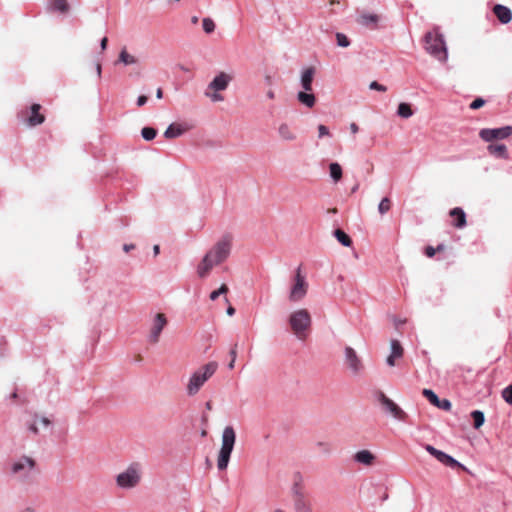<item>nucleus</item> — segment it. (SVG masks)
<instances>
[{
    "instance_id": "obj_1",
    "label": "nucleus",
    "mask_w": 512,
    "mask_h": 512,
    "mask_svg": "<svg viewBox=\"0 0 512 512\" xmlns=\"http://www.w3.org/2000/svg\"><path fill=\"white\" fill-rule=\"evenodd\" d=\"M232 237L223 236L217 241L212 248L204 255L203 259L197 266V274L200 278H206L213 267L225 262L231 252Z\"/></svg>"
},
{
    "instance_id": "obj_2",
    "label": "nucleus",
    "mask_w": 512,
    "mask_h": 512,
    "mask_svg": "<svg viewBox=\"0 0 512 512\" xmlns=\"http://www.w3.org/2000/svg\"><path fill=\"white\" fill-rule=\"evenodd\" d=\"M218 363L211 361L198 368L190 377L186 390L189 396L196 395L201 387L208 381L217 371Z\"/></svg>"
},
{
    "instance_id": "obj_3",
    "label": "nucleus",
    "mask_w": 512,
    "mask_h": 512,
    "mask_svg": "<svg viewBox=\"0 0 512 512\" xmlns=\"http://www.w3.org/2000/svg\"><path fill=\"white\" fill-rule=\"evenodd\" d=\"M311 323V315L307 309H298L289 316V324L293 334L302 341L307 338Z\"/></svg>"
},
{
    "instance_id": "obj_4",
    "label": "nucleus",
    "mask_w": 512,
    "mask_h": 512,
    "mask_svg": "<svg viewBox=\"0 0 512 512\" xmlns=\"http://www.w3.org/2000/svg\"><path fill=\"white\" fill-rule=\"evenodd\" d=\"M236 441V433L232 426H226L222 434V446L218 455L217 466L220 470L227 468L230 455Z\"/></svg>"
},
{
    "instance_id": "obj_5",
    "label": "nucleus",
    "mask_w": 512,
    "mask_h": 512,
    "mask_svg": "<svg viewBox=\"0 0 512 512\" xmlns=\"http://www.w3.org/2000/svg\"><path fill=\"white\" fill-rule=\"evenodd\" d=\"M425 50L440 61L447 58V50L444 39L437 31L428 32L425 35Z\"/></svg>"
},
{
    "instance_id": "obj_6",
    "label": "nucleus",
    "mask_w": 512,
    "mask_h": 512,
    "mask_svg": "<svg viewBox=\"0 0 512 512\" xmlns=\"http://www.w3.org/2000/svg\"><path fill=\"white\" fill-rule=\"evenodd\" d=\"M232 81V76L225 73L220 72L215 78L209 83L207 89L205 90V96L210 98L213 102L223 101V96L218 92L224 91L227 89L229 83Z\"/></svg>"
},
{
    "instance_id": "obj_7",
    "label": "nucleus",
    "mask_w": 512,
    "mask_h": 512,
    "mask_svg": "<svg viewBox=\"0 0 512 512\" xmlns=\"http://www.w3.org/2000/svg\"><path fill=\"white\" fill-rule=\"evenodd\" d=\"M141 480V467L139 463L130 464L127 469L116 477L119 487L129 489L136 487Z\"/></svg>"
},
{
    "instance_id": "obj_8",
    "label": "nucleus",
    "mask_w": 512,
    "mask_h": 512,
    "mask_svg": "<svg viewBox=\"0 0 512 512\" xmlns=\"http://www.w3.org/2000/svg\"><path fill=\"white\" fill-rule=\"evenodd\" d=\"M308 292V283L305 276L301 273V268L298 267L293 278V285L290 289L289 300L291 302L301 301Z\"/></svg>"
},
{
    "instance_id": "obj_9",
    "label": "nucleus",
    "mask_w": 512,
    "mask_h": 512,
    "mask_svg": "<svg viewBox=\"0 0 512 512\" xmlns=\"http://www.w3.org/2000/svg\"><path fill=\"white\" fill-rule=\"evenodd\" d=\"M292 497L295 512H312L310 501L307 498L304 487L300 483H295L292 487Z\"/></svg>"
},
{
    "instance_id": "obj_10",
    "label": "nucleus",
    "mask_w": 512,
    "mask_h": 512,
    "mask_svg": "<svg viewBox=\"0 0 512 512\" xmlns=\"http://www.w3.org/2000/svg\"><path fill=\"white\" fill-rule=\"evenodd\" d=\"M40 104H32L29 109L23 110L21 116L24 123L29 127H35L45 121V115L40 112Z\"/></svg>"
},
{
    "instance_id": "obj_11",
    "label": "nucleus",
    "mask_w": 512,
    "mask_h": 512,
    "mask_svg": "<svg viewBox=\"0 0 512 512\" xmlns=\"http://www.w3.org/2000/svg\"><path fill=\"white\" fill-rule=\"evenodd\" d=\"M378 401L383 409L389 412L395 419L405 421L407 414L390 398H388L383 392H379Z\"/></svg>"
},
{
    "instance_id": "obj_12",
    "label": "nucleus",
    "mask_w": 512,
    "mask_h": 512,
    "mask_svg": "<svg viewBox=\"0 0 512 512\" xmlns=\"http://www.w3.org/2000/svg\"><path fill=\"white\" fill-rule=\"evenodd\" d=\"M512 135V126H504L495 129H481L479 136L486 142H491L496 139H506Z\"/></svg>"
},
{
    "instance_id": "obj_13",
    "label": "nucleus",
    "mask_w": 512,
    "mask_h": 512,
    "mask_svg": "<svg viewBox=\"0 0 512 512\" xmlns=\"http://www.w3.org/2000/svg\"><path fill=\"white\" fill-rule=\"evenodd\" d=\"M345 363L354 375L360 374L364 368L356 351L349 346L345 348Z\"/></svg>"
},
{
    "instance_id": "obj_14",
    "label": "nucleus",
    "mask_w": 512,
    "mask_h": 512,
    "mask_svg": "<svg viewBox=\"0 0 512 512\" xmlns=\"http://www.w3.org/2000/svg\"><path fill=\"white\" fill-rule=\"evenodd\" d=\"M36 466V461L29 456H22L12 464L11 470L14 474L28 475Z\"/></svg>"
},
{
    "instance_id": "obj_15",
    "label": "nucleus",
    "mask_w": 512,
    "mask_h": 512,
    "mask_svg": "<svg viewBox=\"0 0 512 512\" xmlns=\"http://www.w3.org/2000/svg\"><path fill=\"white\" fill-rule=\"evenodd\" d=\"M166 325L167 319L165 314L157 313L150 329L149 341L151 343L156 344L159 341L160 334Z\"/></svg>"
},
{
    "instance_id": "obj_16",
    "label": "nucleus",
    "mask_w": 512,
    "mask_h": 512,
    "mask_svg": "<svg viewBox=\"0 0 512 512\" xmlns=\"http://www.w3.org/2000/svg\"><path fill=\"white\" fill-rule=\"evenodd\" d=\"M425 449L430 455L435 457L438 461H440L441 463H443L446 466H449V467H460L461 466V464L459 462H457L454 458H452L448 454L436 449L432 445H426Z\"/></svg>"
},
{
    "instance_id": "obj_17",
    "label": "nucleus",
    "mask_w": 512,
    "mask_h": 512,
    "mask_svg": "<svg viewBox=\"0 0 512 512\" xmlns=\"http://www.w3.org/2000/svg\"><path fill=\"white\" fill-rule=\"evenodd\" d=\"M425 449L430 455L435 457L438 461H440L441 463H443L446 466H449V467H460L461 466V464L459 462H457L454 458H452L448 454L436 449L432 445H426Z\"/></svg>"
},
{
    "instance_id": "obj_18",
    "label": "nucleus",
    "mask_w": 512,
    "mask_h": 512,
    "mask_svg": "<svg viewBox=\"0 0 512 512\" xmlns=\"http://www.w3.org/2000/svg\"><path fill=\"white\" fill-rule=\"evenodd\" d=\"M425 449L430 455L435 457L438 461H440L441 463H443L446 466H449V467H460L461 466V464L459 462H457L454 458H452L448 454L436 449L432 445H426Z\"/></svg>"
},
{
    "instance_id": "obj_19",
    "label": "nucleus",
    "mask_w": 512,
    "mask_h": 512,
    "mask_svg": "<svg viewBox=\"0 0 512 512\" xmlns=\"http://www.w3.org/2000/svg\"><path fill=\"white\" fill-rule=\"evenodd\" d=\"M191 128L192 126L186 123H173L166 129V131L164 132V136L167 139H173L181 136L185 132L189 131Z\"/></svg>"
},
{
    "instance_id": "obj_20",
    "label": "nucleus",
    "mask_w": 512,
    "mask_h": 512,
    "mask_svg": "<svg viewBox=\"0 0 512 512\" xmlns=\"http://www.w3.org/2000/svg\"><path fill=\"white\" fill-rule=\"evenodd\" d=\"M404 349L398 340L391 341V354L387 357L386 362L389 366L396 365V359L402 358Z\"/></svg>"
},
{
    "instance_id": "obj_21",
    "label": "nucleus",
    "mask_w": 512,
    "mask_h": 512,
    "mask_svg": "<svg viewBox=\"0 0 512 512\" xmlns=\"http://www.w3.org/2000/svg\"><path fill=\"white\" fill-rule=\"evenodd\" d=\"M449 216L452 218V225L456 228H463L466 225V214L462 208L455 207L450 210Z\"/></svg>"
},
{
    "instance_id": "obj_22",
    "label": "nucleus",
    "mask_w": 512,
    "mask_h": 512,
    "mask_svg": "<svg viewBox=\"0 0 512 512\" xmlns=\"http://www.w3.org/2000/svg\"><path fill=\"white\" fill-rule=\"evenodd\" d=\"M353 458L356 462L365 466H372L376 460V456L366 449L356 452Z\"/></svg>"
},
{
    "instance_id": "obj_23",
    "label": "nucleus",
    "mask_w": 512,
    "mask_h": 512,
    "mask_svg": "<svg viewBox=\"0 0 512 512\" xmlns=\"http://www.w3.org/2000/svg\"><path fill=\"white\" fill-rule=\"evenodd\" d=\"M493 13L497 17V19L503 24H507L512 20V12L506 6L500 4L495 5L493 7Z\"/></svg>"
},
{
    "instance_id": "obj_24",
    "label": "nucleus",
    "mask_w": 512,
    "mask_h": 512,
    "mask_svg": "<svg viewBox=\"0 0 512 512\" xmlns=\"http://www.w3.org/2000/svg\"><path fill=\"white\" fill-rule=\"evenodd\" d=\"M315 75L314 67L306 68L301 75V86L305 91H312V83Z\"/></svg>"
},
{
    "instance_id": "obj_25",
    "label": "nucleus",
    "mask_w": 512,
    "mask_h": 512,
    "mask_svg": "<svg viewBox=\"0 0 512 512\" xmlns=\"http://www.w3.org/2000/svg\"><path fill=\"white\" fill-rule=\"evenodd\" d=\"M278 133L280 138L284 141H294L297 138L294 129L286 123L279 126Z\"/></svg>"
},
{
    "instance_id": "obj_26",
    "label": "nucleus",
    "mask_w": 512,
    "mask_h": 512,
    "mask_svg": "<svg viewBox=\"0 0 512 512\" xmlns=\"http://www.w3.org/2000/svg\"><path fill=\"white\" fill-rule=\"evenodd\" d=\"M310 91H300L297 94V100L304 106L308 108L314 107L316 103V97L314 94L309 93Z\"/></svg>"
},
{
    "instance_id": "obj_27",
    "label": "nucleus",
    "mask_w": 512,
    "mask_h": 512,
    "mask_svg": "<svg viewBox=\"0 0 512 512\" xmlns=\"http://www.w3.org/2000/svg\"><path fill=\"white\" fill-rule=\"evenodd\" d=\"M487 149L491 155L508 159L507 147L504 144H490Z\"/></svg>"
},
{
    "instance_id": "obj_28",
    "label": "nucleus",
    "mask_w": 512,
    "mask_h": 512,
    "mask_svg": "<svg viewBox=\"0 0 512 512\" xmlns=\"http://www.w3.org/2000/svg\"><path fill=\"white\" fill-rule=\"evenodd\" d=\"M49 9L52 11L66 13L69 10V4L67 0H52L49 5Z\"/></svg>"
},
{
    "instance_id": "obj_29",
    "label": "nucleus",
    "mask_w": 512,
    "mask_h": 512,
    "mask_svg": "<svg viewBox=\"0 0 512 512\" xmlns=\"http://www.w3.org/2000/svg\"><path fill=\"white\" fill-rule=\"evenodd\" d=\"M118 61L125 65H132L137 63V58L129 54L128 51L124 48L119 54Z\"/></svg>"
},
{
    "instance_id": "obj_30",
    "label": "nucleus",
    "mask_w": 512,
    "mask_h": 512,
    "mask_svg": "<svg viewBox=\"0 0 512 512\" xmlns=\"http://www.w3.org/2000/svg\"><path fill=\"white\" fill-rule=\"evenodd\" d=\"M334 235L343 246L350 247L352 245L351 238L343 230L336 229Z\"/></svg>"
},
{
    "instance_id": "obj_31",
    "label": "nucleus",
    "mask_w": 512,
    "mask_h": 512,
    "mask_svg": "<svg viewBox=\"0 0 512 512\" xmlns=\"http://www.w3.org/2000/svg\"><path fill=\"white\" fill-rule=\"evenodd\" d=\"M330 176L335 181L338 182L342 178V167L338 163H331L329 165Z\"/></svg>"
},
{
    "instance_id": "obj_32",
    "label": "nucleus",
    "mask_w": 512,
    "mask_h": 512,
    "mask_svg": "<svg viewBox=\"0 0 512 512\" xmlns=\"http://www.w3.org/2000/svg\"><path fill=\"white\" fill-rule=\"evenodd\" d=\"M397 114L402 118H409L413 115L411 105L408 103H400L398 105Z\"/></svg>"
},
{
    "instance_id": "obj_33",
    "label": "nucleus",
    "mask_w": 512,
    "mask_h": 512,
    "mask_svg": "<svg viewBox=\"0 0 512 512\" xmlns=\"http://www.w3.org/2000/svg\"><path fill=\"white\" fill-rule=\"evenodd\" d=\"M471 417L473 418V421H474V428L475 429H479L484 421H485V417H484V414L483 412L479 411V410H475L471 413Z\"/></svg>"
},
{
    "instance_id": "obj_34",
    "label": "nucleus",
    "mask_w": 512,
    "mask_h": 512,
    "mask_svg": "<svg viewBox=\"0 0 512 512\" xmlns=\"http://www.w3.org/2000/svg\"><path fill=\"white\" fill-rule=\"evenodd\" d=\"M392 207V202L390 198L384 197L378 206V211L381 215L387 213Z\"/></svg>"
},
{
    "instance_id": "obj_35",
    "label": "nucleus",
    "mask_w": 512,
    "mask_h": 512,
    "mask_svg": "<svg viewBox=\"0 0 512 512\" xmlns=\"http://www.w3.org/2000/svg\"><path fill=\"white\" fill-rule=\"evenodd\" d=\"M141 135L146 141H151L156 137L157 131L152 127H144L141 130Z\"/></svg>"
},
{
    "instance_id": "obj_36",
    "label": "nucleus",
    "mask_w": 512,
    "mask_h": 512,
    "mask_svg": "<svg viewBox=\"0 0 512 512\" xmlns=\"http://www.w3.org/2000/svg\"><path fill=\"white\" fill-rule=\"evenodd\" d=\"M422 394H423V396H424L425 398H427V399H428V401H429L432 405H434V406L439 405V400H440V399L438 398V396H437V395H436L432 390H430V389H424V390H423V392H422Z\"/></svg>"
},
{
    "instance_id": "obj_37",
    "label": "nucleus",
    "mask_w": 512,
    "mask_h": 512,
    "mask_svg": "<svg viewBox=\"0 0 512 512\" xmlns=\"http://www.w3.org/2000/svg\"><path fill=\"white\" fill-rule=\"evenodd\" d=\"M202 27H203V30L207 34H210V33L214 32L216 25H215V22L211 18L206 17L202 20Z\"/></svg>"
},
{
    "instance_id": "obj_38",
    "label": "nucleus",
    "mask_w": 512,
    "mask_h": 512,
    "mask_svg": "<svg viewBox=\"0 0 512 512\" xmlns=\"http://www.w3.org/2000/svg\"><path fill=\"white\" fill-rule=\"evenodd\" d=\"M336 40H337V44L340 47H348L350 45L349 39L343 33H337L336 34Z\"/></svg>"
},
{
    "instance_id": "obj_39",
    "label": "nucleus",
    "mask_w": 512,
    "mask_h": 512,
    "mask_svg": "<svg viewBox=\"0 0 512 512\" xmlns=\"http://www.w3.org/2000/svg\"><path fill=\"white\" fill-rule=\"evenodd\" d=\"M502 397L508 404L512 405V384L502 391Z\"/></svg>"
},
{
    "instance_id": "obj_40",
    "label": "nucleus",
    "mask_w": 512,
    "mask_h": 512,
    "mask_svg": "<svg viewBox=\"0 0 512 512\" xmlns=\"http://www.w3.org/2000/svg\"><path fill=\"white\" fill-rule=\"evenodd\" d=\"M451 406V402L448 399H442L439 400V405H436L435 407H438L445 411H449L451 409Z\"/></svg>"
},
{
    "instance_id": "obj_41",
    "label": "nucleus",
    "mask_w": 512,
    "mask_h": 512,
    "mask_svg": "<svg viewBox=\"0 0 512 512\" xmlns=\"http://www.w3.org/2000/svg\"><path fill=\"white\" fill-rule=\"evenodd\" d=\"M485 104V101L482 98H476L472 103L470 104V108L473 110L481 108Z\"/></svg>"
},
{
    "instance_id": "obj_42",
    "label": "nucleus",
    "mask_w": 512,
    "mask_h": 512,
    "mask_svg": "<svg viewBox=\"0 0 512 512\" xmlns=\"http://www.w3.org/2000/svg\"><path fill=\"white\" fill-rule=\"evenodd\" d=\"M369 87L372 90H377L380 92H385L387 90V88L384 85L379 84L377 81L371 82Z\"/></svg>"
},
{
    "instance_id": "obj_43",
    "label": "nucleus",
    "mask_w": 512,
    "mask_h": 512,
    "mask_svg": "<svg viewBox=\"0 0 512 512\" xmlns=\"http://www.w3.org/2000/svg\"><path fill=\"white\" fill-rule=\"evenodd\" d=\"M318 132H319V137H323V136L329 135L328 128L325 125H322V124L318 126Z\"/></svg>"
},
{
    "instance_id": "obj_44",
    "label": "nucleus",
    "mask_w": 512,
    "mask_h": 512,
    "mask_svg": "<svg viewBox=\"0 0 512 512\" xmlns=\"http://www.w3.org/2000/svg\"><path fill=\"white\" fill-rule=\"evenodd\" d=\"M435 253H436V249L434 247L427 246L425 248V254H426L427 257L431 258V257H433L435 255Z\"/></svg>"
},
{
    "instance_id": "obj_45",
    "label": "nucleus",
    "mask_w": 512,
    "mask_h": 512,
    "mask_svg": "<svg viewBox=\"0 0 512 512\" xmlns=\"http://www.w3.org/2000/svg\"><path fill=\"white\" fill-rule=\"evenodd\" d=\"M147 100H148L147 96L141 95V96L138 97L137 105L138 106H143L144 104H146Z\"/></svg>"
},
{
    "instance_id": "obj_46",
    "label": "nucleus",
    "mask_w": 512,
    "mask_h": 512,
    "mask_svg": "<svg viewBox=\"0 0 512 512\" xmlns=\"http://www.w3.org/2000/svg\"><path fill=\"white\" fill-rule=\"evenodd\" d=\"M350 131H351V133H353V134H357V133H358V131H359V126H358L356 123H354V122H353V123H351V124H350Z\"/></svg>"
},
{
    "instance_id": "obj_47",
    "label": "nucleus",
    "mask_w": 512,
    "mask_h": 512,
    "mask_svg": "<svg viewBox=\"0 0 512 512\" xmlns=\"http://www.w3.org/2000/svg\"><path fill=\"white\" fill-rule=\"evenodd\" d=\"M218 291H219V293H220L221 295H222V294H226V293H228L229 288H228V286H227L226 284H222V285L220 286V288L218 289Z\"/></svg>"
},
{
    "instance_id": "obj_48",
    "label": "nucleus",
    "mask_w": 512,
    "mask_h": 512,
    "mask_svg": "<svg viewBox=\"0 0 512 512\" xmlns=\"http://www.w3.org/2000/svg\"><path fill=\"white\" fill-rule=\"evenodd\" d=\"M231 359H236L237 357V344H235L230 350Z\"/></svg>"
},
{
    "instance_id": "obj_49",
    "label": "nucleus",
    "mask_w": 512,
    "mask_h": 512,
    "mask_svg": "<svg viewBox=\"0 0 512 512\" xmlns=\"http://www.w3.org/2000/svg\"><path fill=\"white\" fill-rule=\"evenodd\" d=\"M220 295H221V294L219 293V291H218V290L212 291V292L210 293V299H211L212 301H214V300H216Z\"/></svg>"
},
{
    "instance_id": "obj_50",
    "label": "nucleus",
    "mask_w": 512,
    "mask_h": 512,
    "mask_svg": "<svg viewBox=\"0 0 512 512\" xmlns=\"http://www.w3.org/2000/svg\"><path fill=\"white\" fill-rule=\"evenodd\" d=\"M28 429L33 432L34 434H37L38 433V428L36 426L35 423H31L29 426H28Z\"/></svg>"
},
{
    "instance_id": "obj_51",
    "label": "nucleus",
    "mask_w": 512,
    "mask_h": 512,
    "mask_svg": "<svg viewBox=\"0 0 512 512\" xmlns=\"http://www.w3.org/2000/svg\"><path fill=\"white\" fill-rule=\"evenodd\" d=\"M107 44H108V38L107 37H104L102 40H101V49L104 51L106 50L107 48Z\"/></svg>"
},
{
    "instance_id": "obj_52",
    "label": "nucleus",
    "mask_w": 512,
    "mask_h": 512,
    "mask_svg": "<svg viewBox=\"0 0 512 512\" xmlns=\"http://www.w3.org/2000/svg\"><path fill=\"white\" fill-rule=\"evenodd\" d=\"M133 249H135V245L134 244H125L123 246V250L125 252H129L130 250H133Z\"/></svg>"
},
{
    "instance_id": "obj_53",
    "label": "nucleus",
    "mask_w": 512,
    "mask_h": 512,
    "mask_svg": "<svg viewBox=\"0 0 512 512\" xmlns=\"http://www.w3.org/2000/svg\"><path fill=\"white\" fill-rule=\"evenodd\" d=\"M365 19L371 21V22H377L378 21V16L377 15H369V16H364Z\"/></svg>"
},
{
    "instance_id": "obj_54",
    "label": "nucleus",
    "mask_w": 512,
    "mask_h": 512,
    "mask_svg": "<svg viewBox=\"0 0 512 512\" xmlns=\"http://www.w3.org/2000/svg\"><path fill=\"white\" fill-rule=\"evenodd\" d=\"M41 423L44 425V426H49L51 424L50 420L47 418V417H42L41 418Z\"/></svg>"
},
{
    "instance_id": "obj_55",
    "label": "nucleus",
    "mask_w": 512,
    "mask_h": 512,
    "mask_svg": "<svg viewBox=\"0 0 512 512\" xmlns=\"http://www.w3.org/2000/svg\"><path fill=\"white\" fill-rule=\"evenodd\" d=\"M227 314H228L229 316H233V315L235 314V308H234V307H232V306H229V307L227 308Z\"/></svg>"
},
{
    "instance_id": "obj_56",
    "label": "nucleus",
    "mask_w": 512,
    "mask_h": 512,
    "mask_svg": "<svg viewBox=\"0 0 512 512\" xmlns=\"http://www.w3.org/2000/svg\"><path fill=\"white\" fill-rule=\"evenodd\" d=\"M265 81H266L267 85H271L273 82L272 77L270 75L265 76Z\"/></svg>"
},
{
    "instance_id": "obj_57",
    "label": "nucleus",
    "mask_w": 512,
    "mask_h": 512,
    "mask_svg": "<svg viewBox=\"0 0 512 512\" xmlns=\"http://www.w3.org/2000/svg\"><path fill=\"white\" fill-rule=\"evenodd\" d=\"M156 96L158 99H161L163 97V91L161 88L157 89Z\"/></svg>"
},
{
    "instance_id": "obj_58",
    "label": "nucleus",
    "mask_w": 512,
    "mask_h": 512,
    "mask_svg": "<svg viewBox=\"0 0 512 512\" xmlns=\"http://www.w3.org/2000/svg\"><path fill=\"white\" fill-rule=\"evenodd\" d=\"M267 97H268L269 99H274V98H275L274 91H273V90H269V91L267 92Z\"/></svg>"
},
{
    "instance_id": "obj_59",
    "label": "nucleus",
    "mask_w": 512,
    "mask_h": 512,
    "mask_svg": "<svg viewBox=\"0 0 512 512\" xmlns=\"http://www.w3.org/2000/svg\"><path fill=\"white\" fill-rule=\"evenodd\" d=\"M159 251H160L159 245H155L153 247L154 255L157 256L159 254Z\"/></svg>"
},
{
    "instance_id": "obj_60",
    "label": "nucleus",
    "mask_w": 512,
    "mask_h": 512,
    "mask_svg": "<svg viewBox=\"0 0 512 512\" xmlns=\"http://www.w3.org/2000/svg\"><path fill=\"white\" fill-rule=\"evenodd\" d=\"M96 70H97L98 77H100L101 76V64L97 63Z\"/></svg>"
},
{
    "instance_id": "obj_61",
    "label": "nucleus",
    "mask_w": 512,
    "mask_h": 512,
    "mask_svg": "<svg viewBox=\"0 0 512 512\" xmlns=\"http://www.w3.org/2000/svg\"><path fill=\"white\" fill-rule=\"evenodd\" d=\"M235 360L236 359H231L230 363L228 364V368L229 369H233L234 368Z\"/></svg>"
},
{
    "instance_id": "obj_62",
    "label": "nucleus",
    "mask_w": 512,
    "mask_h": 512,
    "mask_svg": "<svg viewBox=\"0 0 512 512\" xmlns=\"http://www.w3.org/2000/svg\"><path fill=\"white\" fill-rule=\"evenodd\" d=\"M444 248H445V247H444V245H443V244H440V245H438V246H437V248H435V249H436V252H437V251H443V250H444Z\"/></svg>"
},
{
    "instance_id": "obj_63",
    "label": "nucleus",
    "mask_w": 512,
    "mask_h": 512,
    "mask_svg": "<svg viewBox=\"0 0 512 512\" xmlns=\"http://www.w3.org/2000/svg\"><path fill=\"white\" fill-rule=\"evenodd\" d=\"M22 512H34V510L30 507H27Z\"/></svg>"
},
{
    "instance_id": "obj_64",
    "label": "nucleus",
    "mask_w": 512,
    "mask_h": 512,
    "mask_svg": "<svg viewBox=\"0 0 512 512\" xmlns=\"http://www.w3.org/2000/svg\"><path fill=\"white\" fill-rule=\"evenodd\" d=\"M192 23L196 24L198 22V17L197 16H194L192 17Z\"/></svg>"
}]
</instances>
